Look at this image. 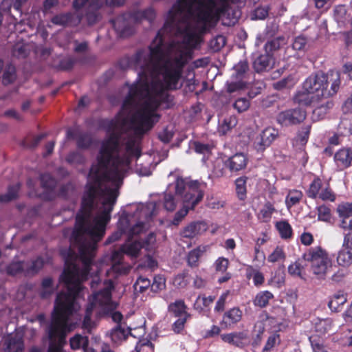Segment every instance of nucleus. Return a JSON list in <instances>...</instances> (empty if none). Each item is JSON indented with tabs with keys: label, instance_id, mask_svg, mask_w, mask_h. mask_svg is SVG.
I'll use <instances>...</instances> for the list:
<instances>
[{
	"label": "nucleus",
	"instance_id": "55",
	"mask_svg": "<svg viewBox=\"0 0 352 352\" xmlns=\"http://www.w3.org/2000/svg\"><path fill=\"white\" fill-rule=\"evenodd\" d=\"M75 191V187L74 186L69 182L65 184L62 185L58 190V197L65 199L68 200L69 199V197L73 195V193Z\"/></svg>",
	"mask_w": 352,
	"mask_h": 352
},
{
	"label": "nucleus",
	"instance_id": "57",
	"mask_svg": "<svg viewBox=\"0 0 352 352\" xmlns=\"http://www.w3.org/2000/svg\"><path fill=\"white\" fill-rule=\"evenodd\" d=\"M23 271V262L21 261H13L6 267V272L10 276H15Z\"/></svg>",
	"mask_w": 352,
	"mask_h": 352
},
{
	"label": "nucleus",
	"instance_id": "24",
	"mask_svg": "<svg viewBox=\"0 0 352 352\" xmlns=\"http://www.w3.org/2000/svg\"><path fill=\"white\" fill-rule=\"evenodd\" d=\"M333 102L329 98L321 99L314 107L313 115L317 116L318 120H322L324 118L325 115L333 107Z\"/></svg>",
	"mask_w": 352,
	"mask_h": 352
},
{
	"label": "nucleus",
	"instance_id": "15",
	"mask_svg": "<svg viewBox=\"0 0 352 352\" xmlns=\"http://www.w3.org/2000/svg\"><path fill=\"white\" fill-rule=\"evenodd\" d=\"M248 158L243 153H236L224 161V166L231 173H236L244 170L248 165Z\"/></svg>",
	"mask_w": 352,
	"mask_h": 352
},
{
	"label": "nucleus",
	"instance_id": "48",
	"mask_svg": "<svg viewBox=\"0 0 352 352\" xmlns=\"http://www.w3.org/2000/svg\"><path fill=\"white\" fill-rule=\"evenodd\" d=\"M16 78V74L15 67L12 64L8 65L3 74V84L5 85L11 84L15 80Z\"/></svg>",
	"mask_w": 352,
	"mask_h": 352
},
{
	"label": "nucleus",
	"instance_id": "54",
	"mask_svg": "<svg viewBox=\"0 0 352 352\" xmlns=\"http://www.w3.org/2000/svg\"><path fill=\"white\" fill-rule=\"evenodd\" d=\"M72 14L71 13H63L54 16L51 19V22L55 25L65 26L72 21Z\"/></svg>",
	"mask_w": 352,
	"mask_h": 352
},
{
	"label": "nucleus",
	"instance_id": "53",
	"mask_svg": "<svg viewBox=\"0 0 352 352\" xmlns=\"http://www.w3.org/2000/svg\"><path fill=\"white\" fill-rule=\"evenodd\" d=\"M92 0H74L72 3L73 8L76 11L81 10L82 9L85 10V17L89 24L88 13L90 10L89 6Z\"/></svg>",
	"mask_w": 352,
	"mask_h": 352
},
{
	"label": "nucleus",
	"instance_id": "64",
	"mask_svg": "<svg viewBox=\"0 0 352 352\" xmlns=\"http://www.w3.org/2000/svg\"><path fill=\"white\" fill-rule=\"evenodd\" d=\"M285 255L283 249L277 246L274 250L268 256L267 261L271 263H275L278 261L285 258Z\"/></svg>",
	"mask_w": 352,
	"mask_h": 352
},
{
	"label": "nucleus",
	"instance_id": "59",
	"mask_svg": "<svg viewBox=\"0 0 352 352\" xmlns=\"http://www.w3.org/2000/svg\"><path fill=\"white\" fill-rule=\"evenodd\" d=\"M177 201L170 192H166L164 196V207L167 211H173L176 208Z\"/></svg>",
	"mask_w": 352,
	"mask_h": 352
},
{
	"label": "nucleus",
	"instance_id": "39",
	"mask_svg": "<svg viewBox=\"0 0 352 352\" xmlns=\"http://www.w3.org/2000/svg\"><path fill=\"white\" fill-rule=\"evenodd\" d=\"M129 335H132L131 329L122 327L120 324H117V326L111 330V333L112 340L116 342L126 340Z\"/></svg>",
	"mask_w": 352,
	"mask_h": 352
},
{
	"label": "nucleus",
	"instance_id": "12",
	"mask_svg": "<svg viewBox=\"0 0 352 352\" xmlns=\"http://www.w3.org/2000/svg\"><path fill=\"white\" fill-rule=\"evenodd\" d=\"M306 118V111L300 107H296L279 112L276 116V120L283 126H290L300 124Z\"/></svg>",
	"mask_w": 352,
	"mask_h": 352
},
{
	"label": "nucleus",
	"instance_id": "6",
	"mask_svg": "<svg viewBox=\"0 0 352 352\" xmlns=\"http://www.w3.org/2000/svg\"><path fill=\"white\" fill-rule=\"evenodd\" d=\"M120 136L112 133L101 144L96 157L97 163L94 164L106 173L111 182L119 185L124 177L125 168L131 164L129 154L120 155Z\"/></svg>",
	"mask_w": 352,
	"mask_h": 352
},
{
	"label": "nucleus",
	"instance_id": "37",
	"mask_svg": "<svg viewBox=\"0 0 352 352\" xmlns=\"http://www.w3.org/2000/svg\"><path fill=\"white\" fill-rule=\"evenodd\" d=\"M276 228L278 231L280 236L283 239H289L292 237L293 230L287 221L283 220L276 222Z\"/></svg>",
	"mask_w": 352,
	"mask_h": 352
},
{
	"label": "nucleus",
	"instance_id": "4",
	"mask_svg": "<svg viewBox=\"0 0 352 352\" xmlns=\"http://www.w3.org/2000/svg\"><path fill=\"white\" fill-rule=\"evenodd\" d=\"M228 10L226 3L217 8L214 0H177L168 12L165 28L182 32L180 21L186 23L187 19L181 16L186 12L188 17L201 25L200 32L206 33L216 27Z\"/></svg>",
	"mask_w": 352,
	"mask_h": 352
},
{
	"label": "nucleus",
	"instance_id": "56",
	"mask_svg": "<svg viewBox=\"0 0 352 352\" xmlns=\"http://www.w3.org/2000/svg\"><path fill=\"white\" fill-rule=\"evenodd\" d=\"M43 265L44 260L42 257L38 256L32 261L31 266L25 270V274L26 275L36 274L43 268Z\"/></svg>",
	"mask_w": 352,
	"mask_h": 352
},
{
	"label": "nucleus",
	"instance_id": "33",
	"mask_svg": "<svg viewBox=\"0 0 352 352\" xmlns=\"http://www.w3.org/2000/svg\"><path fill=\"white\" fill-rule=\"evenodd\" d=\"M272 298L274 295L272 292L267 290L262 291L256 295L253 302L256 307L264 308L268 305L270 300Z\"/></svg>",
	"mask_w": 352,
	"mask_h": 352
},
{
	"label": "nucleus",
	"instance_id": "27",
	"mask_svg": "<svg viewBox=\"0 0 352 352\" xmlns=\"http://www.w3.org/2000/svg\"><path fill=\"white\" fill-rule=\"evenodd\" d=\"M315 331L319 336H323L333 331V322L330 318L320 319L318 318L314 322Z\"/></svg>",
	"mask_w": 352,
	"mask_h": 352
},
{
	"label": "nucleus",
	"instance_id": "9",
	"mask_svg": "<svg viewBox=\"0 0 352 352\" xmlns=\"http://www.w3.org/2000/svg\"><path fill=\"white\" fill-rule=\"evenodd\" d=\"M156 16L155 10L148 8L143 10H137L132 12L124 13L112 20L113 27L120 38H126L135 32V24L146 20L152 23Z\"/></svg>",
	"mask_w": 352,
	"mask_h": 352
},
{
	"label": "nucleus",
	"instance_id": "35",
	"mask_svg": "<svg viewBox=\"0 0 352 352\" xmlns=\"http://www.w3.org/2000/svg\"><path fill=\"white\" fill-rule=\"evenodd\" d=\"M125 120H120L119 118L104 119L101 121L100 126L104 128L108 133H116V131L120 126L124 125Z\"/></svg>",
	"mask_w": 352,
	"mask_h": 352
},
{
	"label": "nucleus",
	"instance_id": "1",
	"mask_svg": "<svg viewBox=\"0 0 352 352\" xmlns=\"http://www.w3.org/2000/svg\"><path fill=\"white\" fill-rule=\"evenodd\" d=\"M118 192L116 189H109L107 196L102 201V209L94 219V225H91L86 214L76 215V228L73 231L72 238L78 245L79 258L82 263L80 269L73 261L74 252L69 250L65 259V267L60 275V280L65 285L84 289L82 283L89 278L91 266L98 248V243L105 234L107 224L111 220V213L116 202Z\"/></svg>",
	"mask_w": 352,
	"mask_h": 352
},
{
	"label": "nucleus",
	"instance_id": "28",
	"mask_svg": "<svg viewBox=\"0 0 352 352\" xmlns=\"http://www.w3.org/2000/svg\"><path fill=\"white\" fill-rule=\"evenodd\" d=\"M338 264L343 267H349L352 264V247H343L338 251L337 255Z\"/></svg>",
	"mask_w": 352,
	"mask_h": 352
},
{
	"label": "nucleus",
	"instance_id": "62",
	"mask_svg": "<svg viewBox=\"0 0 352 352\" xmlns=\"http://www.w3.org/2000/svg\"><path fill=\"white\" fill-rule=\"evenodd\" d=\"M151 285V281L147 278L139 277L135 283L133 287L136 292H144Z\"/></svg>",
	"mask_w": 352,
	"mask_h": 352
},
{
	"label": "nucleus",
	"instance_id": "29",
	"mask_svg": "<svg viewBox=\"0 0 352 352\" xmlns=\"http://www.w3.org/2000/svg\"><path fill=\"white\" fill-rule=\"evenodd\" d=\"M54 281L51 277H45L42 280L39 296L42 299L49 298L54 292Z\"/></svg>",
	"mask_w": 352,
	"mask_h": 352
},
{
	"label": "nucleus",
	"instance_id": "22",
	"mask_svg": "<svg viewBox=\"0 0 352 352\" xmlns=\"http://www.w3.org/2000/svg\"><path fill=\"white\" fill-rule=\"evenodd\" d=\"M306 262L307 261L304 260L302 254L301 258H299L288 266L289 274L293 276L305 280L307 276V268L305 267Z\"/></svg>",
	"mask_w": 352,
	"mask_h": 352
},
{
	"label": "nucleus",
	"instance_id": "51",
	"mask_svg": "<svg viewBox=\"0 0 352 352\" xmlns=\"http://www.w3.org/2000/svg\"><path fill=\"white\" fill-rule=\"evenodd\" d=\"M41 186L46 190H54L56 187V181L50 174L44 173L40 177Z\"/></svg>",
	"mask_w": 352,
	"mask_h": 352
},
{
	"label": "nucleus",
	"instance_id": "26",
	"mask_svg": "<svg viewBox=\"0 0 352 352\" xmlns=\"http://www.w3.org/2000/svg\"><path fill=\"white\" fill-rule=\"evenodd\" d=\"M112 285L106 287L92 296L91 298L100 307L109 305L111 301V289Z\"/></svg>",
	"mask_w": 352,
	"mask_h": 352
},
{
	"label": "nucleus",
	"instance_id": "43",
	"mask_svg": "<svg viewBox=\"0 0 352 352\" xmlns=\"http://www.w3.org/2000/svg\"><path fill=\"white\" fill-rule=\"evenodd\" d=\"M271 58L269 54H261L257 57L253 63L254 69L261 72L270 66Z\"/></svg>",
	"mask_w": 352,
	"mask_h": 352
},
{
	"label": "nucleus",
	"instance_id": "23",
	"mask_svg": "<svg viewBox=\"0 0 352 352\" xmlns=\"http://www.w3.org/2000/svg\"><path fill=\"white\" fill-rule=\"evenodd\" d=\"M221 340L230 344L241 347L243 346V340L248 338L247 333L243 331L233 332L221 335Z\"/></svg>",
	"mask_w": 352,
	"mask_h": 352
},
{
	"label": "nucleus",
	"instance_id": "61",
	"mask_svg": "<svg viewBox=\"0 0 352 352\" xmlns=\"http://www.w3.org/2000/svg\"><path fill=\"white\" fill-rule=\"evenodd\" d=\"M250 105V100L246 98H239L233 104V107L239 112L243 113L247 111Z\"/></svg>",
	"mask_w": 352,
	"mask_h": 352
},
{
	"label": "nucleus",
	"instance_id": "63",
	"mask_svg": "<svg viewBox=\"0 0 352 352\" xmlns=\"http://www.w3.org/2000/svg\"><path fill=\"white\" fill-rule=\"evenodd\" d=\"M177 318V319L172 324L171 329L175 333L179 334V333H181L184 331L186 322L190 318Z\"/></svg>",
	"mask_w": 352,
	"mask_h": 352
},
{
	"label": "nucleus",
	"instance_id": "60",
	"mask_svg": "<svg viewBox=\"0 0 352 352\" xmlns=\"http://www.w3.org/2000/svg\"><path fill=\"white\" fill-rule=\"evenodd\" d=\"M230 265V261L225 257H219L214 263V267L217 272L225 273Z\"/></svg>",
	"mask_w": 352,
	"mask_h": 352
},
{
	"label": "nucleus",
	"instance_id": "5",
	"mask_svg": "<svg viewBox=\"0 0 352 352\" xmlns=\"http://www.w3.org/2000/svg\"><path fill=\"white\" fill-rule=\"evenodd\" d=\"M67 292L57 294L51 321L47 327L50 344L47 352H64L63 345L67 333L72 331L69 318L78 311L77 298L81 289L66 285Z\"/></svg>",
	"mask_w": 352,
	"mask_h": 352
},
{
	"label": "nucleus",
	"instance_id": "50",
	"mask_svg": "<svg viewBox=\"0 0 352 352\" xmlns=\"http://www.w3.org/2000/svg\"><path fill=\"white\" fill-rule=\"evenodd\" d=\"M70 346L72 349H79L80 348H86L88 345V338L76 334L70 339Z\"/></svg>",
	"mask_w": 352,
	"mask_h": 352
},
{
	"label": "nucleus",
	"instance_id": "17",
	"mask_svg": "<svg viewBox=\"0 0 352 352\" xmlns=\"http://www.w3.org/2000/svg\"><path fill=\"white\" fill-rule=\"evenodd\" d=\"M208 229V225L203 221H192L184 228L182 236L184 238L192 239L200 235Z\"/></svg>",
	"mask_w": 352,
	"mask_h": 352
},
{
	"label": "nucleus",
	"instance_id": "46",
	"mask_svg": "<svg viewBox=\"0 0 352 352\" xmlns=\"http://www.w3.org/2000/svg\"><path fill=\"white\" fill-rule=\"evenodd\" d=\"M318 199L323 201L333 202L336 199V195L331 188L330 184L327 182L325 186L322 188L318 197Z\"/></svg>",
	"mask_w": 352,
	"mask_h": 352
},
{
	"label": "nucleus",
	"instance_id": "18",
	"mask_svg": "<svg viewBox=\"0 0 352 352\" xmlns=\"http://www.w3.org/2000/svg\"><path fill=\"white\" fill-rule=\"evenodd\" d=\"M5 345L6 352H23V336L18 333L9 335L5 340Z\"/></svg>",
	"mask_w": 352,
	"mask_h": 352
},
{
	"label": "nucleus",
	"instance_id": "58",
	"mask_svg": "<svg viewBox=\"0 0 352 352\" xmlns=\"http://www.w3.org/2000/svg\"><path fill=\"white\" fill-rule=\"evenodd\" d=\"M337 212L342 219L352 216V203H344L338 206Z\"/></svg>",
	"mask_w": 352,
	"mask_h": 352
},
{
	"label": "nucleus",
	"instance_id": "32",
	"mask_svg": "<svg viewBox=\"0 0 352 352\" xmlns=\"http://www.w3.org/2000/svg\"><path fill=\"white\" fill-rule=\"evenodd\" d=\"M142 248L143 246L140 241H134L122 245L121 250L126 255L137 257Z\"/></svg>",
	"mask_w": 352,
	"mask_h": 352
},
{
	"label": "nucleus",
	"instance_id": "16",
	"mask_svg": "<svg viewBox=\"0 0 352 352\" xmlns=\"http://www.w3.org/2000/svg\"><path fill=\"white\" fill-rule=\"evenodd\" d=\"M68 138L76 140V146L80 149H88L94 143L92 135L89 133L76 132L72 130L67 131Z\"/></svg>",
	"mask_w": 352,
	"mask_h": 352
},
{
	"label": "nucleus",
	"instance_id": "31",
	"mask_svg": "<svg viewBox=\"0 0 352 352\" xmlns=\"http://www.w3.org/2000/svg\"><path fill=\"white\" fill-rule=\"evenodd\" d=\"M322 185L321 178L319 176H315L306 191L307 197L313 199H317L322 188Z\"/></svg>",
	"mask_w": 352,
	"mask_h": 352
},
{
	"label": "nucleus",
	"instance_id": "41",
	"mask_svg": "<svg viewBox=\"0 0 352 352\" xmlns=\"http://www.w3.org/2000/svg\"><path fill=\"white\" fill-rule=\"evenodd\" d=\"M275 210L274 205L271 202L267 201L260 210L258 214V219L263 222H268L271 219L272 215Z\"/></svg>",
	"mask_w": 352,
	"mask_h": 352
},
{
	"label": "nucleus",
	"instance_id": "8",
	"mask_svg": "<svg viewBox=\"0 0 352 352\" xmlns=\"http://www.w3.org/2000/svg\"><path fill=\"white\" fill-rule=\"evenodd\" d=\"M340 73L331 70L327 74L318 72L311 74L302 85L306 91L319 94L321 100L336 95L340 89Z\"/></svg>",
	"mask_w": 352,
	"mask_h": 352
},
{
	"label": "nucleus",
	"instance_id": "13",
	"mask_svg": "<svg viewBox=\"0 0 352 352\" xmlns=\"http://www.w3.org/2000/svg\"><path fill=\"white\" fill-rule=\"evenodd\" d=\"M278 136V131L273 127H267L254 139L253 145L258 152H263L269 147Z\"/></svg>",
	"mask_w": 352,
	"mask_h": 352
},
{
	"label": "nucleus",
	"instance_id": "14",
	"mask_svg": "<svg viewBox=\"0 0 352 352\" xmlns=\"http://www.w3.org/2000/svg\"><path fill=\"white\" fill-rule=\"evenodd\" d=\"M293 100L300 106L310 107L315 106L320 100L319 94L306 91L302 85V89L296 92Z\"/></svg>",
	"mask_w": 352,
	"mask_h": 352
},
{
	"label": "nucleus",
	"instance_id": "19",
	"mask_svg": "<svg viewBox=\"0 0 352 352\" xmlns=\"http://www.w3.org/2000/svg\"><path fill=\"white\" fill-rule=\"evenodd\" d=\"M168 311L174 318H191L188 307L182 299L176 300L168 306Z\"/></svg>",
	"mask_w": 352,
	"mask_h": 352
},
{
	"label": "nucleus",
	"instance_id": "21",
	"mask_svg": "<svg viewBox=\"0 0 352 352\" xmlns=\"http://www.w3.org/2000/svg\"><path fill=\"white\" fill-rule=\"evenodd\" d=\"M334 161L336 165L341 168H347L352 162V149L351 148H342L334 155Z\"/></svg>",
	"mask_w": 352,
	"mask_h": 352
},
{
	"label": "nucleus",
	"instance_id": "49",
	"mask_svg": "<svg viewBox=\"0 0 352 352\" xmlns=\"http://www.w3.org/2000/svg\"><path fill=\"white\" fill-rule=\"evenodd\" d=\"M215 297L209 296L208 297L205 296H199L194 303V308L196 310L201 311L204 308L209 307L214 300Z\"/></svg>",
	"mask_w": 352,
	"mask_h": 352
},
{
	"label": "nucleus",
	"instance_id": "25",
	"mask_svg": "<svg viewBox=\"0 0 352 352\" xmlns=\"http://www.w3.org/2000/svg\"><path fill=\"white\" fill-rule=\"evenodd\" d=\"M104 0H92L90 3L89 9L91 11L88 13L89 25H93L96 23L102 17L100 9L104 6Z\"/></svg>",
	"mask_w": 352,
	"mask_h": 352
},
{
	"label": "nucleus",
	"instance_id": "40",
	"mask_svg": "<svg viewBox=\"0 0 352 352\" xmlns=\"http://www.w3.org/2000/svg\"><path fill=\"white\" fill-rule=\"evenodd\" d=\"M303 193L301 190L292 189L289 190L288 195L285 199V203L287 208H292L300 203L302 199Z\"/></svg>",
	"mask_w": 352,
	"mask_h": 352
},
{
	"label": "nucleus",
	"instance_id": "11",
	"mask_svg": "<svg viewBox=\"0 0 352 352\" xmlns=\"http://www.w3.org/2000/svg\"><path fill=\"white\" fill-rule=\"evenodd\" d=\"M303 258L310 264L311 270L319 278H324L332 267L329 254L320 246L309 248L303 253Z\"/></svg>",
	"mask_w": 352,
	"mask_h": 352
},
{
	"label": "nucleus",
	"instance_id": "45",
	"mask_svg": "<svg viewBox=\"0 0 352 352\" xmlns=\"http://www.w3.org/2000/svg\"><path fill=\"white\" fill-rule=\"evenodd\" d=\"M318 220L329 223L331 220V211L329 206L322 204L316 207Z\"/></svg>",
	"mask_w": 352,
	"mask_h": 352
},
{
	"label": "nucleus",
	"instance_id": "10",
	"mask_svg": "<svg viewBox=\"0 0 352 352\" xmlns=\"http://www.w3.org/2000/svg\"><path fill=\"white\" fill-rule=\"evenodd\" d=\"M88 176L89 182L87 184V189L82 198L79 214H86L87 216H90L94 208L95 199L101 186L104 182L111 181L107 177V174L103 173L98 168V166H96L94 164L91 165Z\"/></svg>",
	"mask_w": 352,
	"mask_h": 352
},
{
	"label": "nucleus",
	"instance_id": "36",
	"mask_svg": "<svg viewBox=\"0 0 352 352\" xmlns=\"http://www.w3.org/2000/svg\"><path fill=\"white\" fill-rule=\"evenodd\" d=\"M346 295L341 292L335 294L333 298L329 300L328 306L333 311H339L340 308L346 302Z\"/></svg>",
	"mask_w": 352,
	"mask_h": 352
},
{
	"label": "nucleus",
	"instance_id": "34",
	"mask_svg": "<svg viewBox=\"0 0 352 352\" xmlns=\"http://www.w3.org/2000/svg\"><path fill=\"white\" fill-rule=\"evenodd\" d=\"M248 177L242 176L235 180V191L238 199L240 201H245L247 198V184Z\"/></svg>",
	"mask_w": 352,
	"mask_h": 352
},
{
	"label": "nucleus",
	"instance_id": "52",
	"mask_svg": "<svg viewBox=\"0 0 352 352\" xmlns=\"http://www.w3.org/2000/svg\"><path fill=\"white\" fill-rule=\"evenodd\" d=\"M65 160L70 164H84L86 160L85 156L78 151L70 152L66 157Z\"/></svg>",
	"mask_w": 352,
	"mask_h": 352
},
{
	"label": "nucleus",
	"instance_id": "42",
	"mask_svg": "<svg viewBox=\"0 0 352 352\" xmlns=\"http://www.w3.org/2000/svg\"><path fill=\"white\" fill-rule=\"evenodd\" d=\"M246 276L248 278H252L254 285L256 287L262 285L265 280L263 273L254 268L252 266L248 267Z\"/></svg>",
	"mask_w": 352,
	"mask_h": 352
},
{
	"label": "nucleus",
	"instance_id": "30",
	"mask_svg": "<svg viewBox=\"0 0 352 352\" xmlns=\"http://www.w3.org/2000/svg\"><path fill=\"white\" fill-rule=\"evenodd\" d=\"M206 251V246H199L190 250L187 255L188 265L191 267L199 265V260L203 254Z\"/></svg>",
	"mask_w": 352,
	"mask_h": 352
},
{
	"label": "nucleus",
	"instance_id": "44",
	"mask_svg": "<svg viewBox=\"0 0 352 352\" xmlns=\"http://www.w3.org/2000/svg\"><path fill=\"white\" fill-rule=\"evenodd\" d=\"M125 149L127 154L137 158L141 155V149L137 145V140L135 138H130L125 144Z\"/></svg>",
	"mask_w": 352,
	"mask_h": 352
},
{
	"label": "nucleus",
	"instance_id": "20",
	"mask_svg": "<svg viewBox=\"0 0 352 352\" xmlns=\"http://www.w3.org/2000/svg\"><path fill=\"white\" fill-rule=\"evenodd\" d=\"M242 314L239 307L231 308L224 313L221 324L226 328H230L241 320Z\"/></svg>",
	"mask_w": 352,
	"mask_h": 352
},
{
	"label": "nucleus",
	"instance_id": "38",
	"mask_svg": "<svg viewBox=\"0 0 352 352\" xmlns=\"http://www.w3.org/2000/svg\"><path fill=\"white\" fill-rule=\"evenodd\" d=\"M267 318L268 314L265 311L259 316L258 320L254 324L253 331L256 333V339L258 341L261 340L262 335L265 332V327H267L265 320Z\"/></svg>",
	"mask_w": 352,
	"mask_h": 352
},
{
	"label": "nucleus",
	"instance_id": "47",
	"mask_svg": "<svg viewBox=\"0 0 352 352\" xmlns=\"http://www.w3.org/2000/svg\"><path fill=\"white\" fill-rule=\"evenodd\" d=\"M19 188V184L10 186L8 188V192L0 195V201L7 203L16 199L18 197Z\"/></svg>",
	"mask_w": 352,
	"mask_h": 352
},
{
	"label": "nucleus",
	"instance_id": "2",
	"mask_svg": "<svg viewBox=\"0 0 352 352\" xmlns=\"http://www.w3.org/2000/svg\"><path fill=\"white\" fill-rule=\"evenodd\" d=\"M177 33L180 32L170 28H165L164 24L149 46V53L144 49L138 50L133 56L124 57L121 60L122 67L133 68L138 71L137 82H148L149 78H155L161 74L165 89H177L183 69L188 63V53L179 48L173 50L160 65L164 57V35Z\"/></svg>",
	"mask_w": 352,
	"mask_h": 352
},
{
	"label": "nucleus",
	"instance_id": "3",
	"mask_svg": "<svg viewBox=\"0 0 352 352\" xmlns=\"http://www.w3.org/2000/svg\"><path fill=\"white\" fill-rule=\"evenodd\" d=\"M166 90L158 81L152 82L151 85L147 82H135L130 85L122 108H132L138 102L144 100L142 107L131 118V124L139 133H144L150 130L159 121L160 115L155 111L162 103L168 101L169 95Z\"/></svg>",
	"mask_w": 352,
	"mask_h": 352
},
{
	"label": "nucleus",
	"instance_id": "7",
	"mask_svg": "<svg viewBox=\"0 0 352 352\" xmlns=\"http://www.w3.org/2000/svg\"><path fill=\"white\" fill-rule=\"evenodd\" d=\"M206 184L197 180L186 182L182 177L175 181V193L182 197L183 207L174 216L172 223L177 226L203 200Z\"/></svg>",
	"mask_w": 352,
	"mask_h": 352
}]
</instances>
